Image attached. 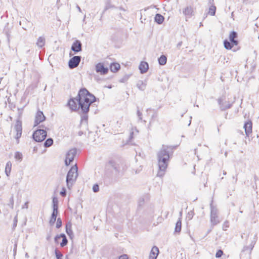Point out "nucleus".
<instances>
[{
  "mask_svg": "<svg viewBox=\"0 0 259 259\" xmlns=\"http://www.w3.org/2000/svg\"><path fill=\"white\" fill-rule=\"evenodd\" d=\"M47 137V132L44 129H38L35 131L33 135V140L37 142L43 141Z\"/></svg>",
  "mask_w": 259,
  "mask_h": 259,
  "instance_id": "nucleus-7",
  "label": "nucleus"
},
{
  "mask_svg": "<svg viewBox=\"0 0 259 259\" xmlns=\"http://www.w3.org/2000/svg\"><path fill=\"white\" fill-rule=\"evenodd\" d=\"M194 215V212L193 210H191L189 211L187 214V218L189 220H191L193 218V216Z\"/></svg>",
  "mask_w": 259,
  "mask_h": 259,
  "instance_id": "nucleus-36",
  "label": "nucleus"
},
{
  "mask_svg": "<svg viewBox=\"0 0 259 259\" xmlns=\"http://www.w3.org/2000/svg\"><path fill=\"white\" fill-rule=\"evenodd\" d=\"M60 237H62L61 238H62V242L60 243V246L61 247L66 246L68 243V240L66 235L63 233H61L60 234Z\"/></svg>",
  "mask_w": 259,
  "mask_h": 259,
  "instance_id": "nucleus-30",
  "label": "nucleus"
},
{
  "mask_svg": "<svg viewBox=\"0 0 259 259\" xmlns=\"http://www.w3.org/2000/svg\"><path fill=\"white\" fill-rule=\"evenodd\" d=\"M7 37L8 41H10V34H9L8 33H7Z\"/></svg>",
  "mask_w": 259,
  "mask_h": 259,
  "instance_id": "nucleus-54",
  "label": "nucleus"
},
{
  "mask_svg": "<svg viewBox=\"0 0 259 259\" xmlns=\"http://www.w3.org/2000/svg\"><path fill=\"white\" fill-rule=\"evenodd\" d=\"M116 8V7L113 6V5H112L110 3V0H107V2L106 4V5H105V8H104V11L110 9V8Z\"/></svg>",
  "mask_w": 259,
  "mask_h": 259,
  "instance_id": "nucleus-34",
  "label": "nucleus"
},
{
  "mask_svg": "<svg viewBox=\"0 0 259 259\" xmlns=\"http://www.w3.org/2000/svg\"><path fill=\"white\" fill-rule=\"evenodd\" d=\"M108 71V68L107 67H105L104 64L102 63H98L96 65V71L97 73H100L101 75L107 74Z\"/></svg>",
  "mask_w": 259,
  "mask_h": 259,
  "instance_id": "nucleus-13",
  "label": "nucleus"
},
{
  "mask_svg": "<svg viewBox=\"0 0 259 259\" xmlns=\"http://www.w3.org/2000/svg\"><path fill=\"white\" fill-rule=\"evenodd\" d=\"M51 237H52V235H51V232L48 233L47 237H46L47 240L48 241H50L51 239Z\"/></svg>",
  "mask_w": 259,
  "mask_h": 259,
  "instance_id": "nucleus-45",
  "label": "nucleus"
},
{
  "mask_svg": "<svg viewBox=\"0 0 259 259\" xmlns=\"http://www.w3.org/2000/svg\"><path fill=\"white\" fill-rule=\"evenodd\" d=\"M159 252V251L158 248L156 246H154L152 248L150 252L149 259H156Z\"/></svg>",
  "mask_w": 259,
  "mask_h": 259,
  "instance_id": "nucleus-17",
  "label": "nucleus"
},
{
  "mask_svg": "<svg viewBox=\"0 0 259 259\" xmlns=\"http://www.w3.org/2000/svg\"><path fill=\"white\" fill-rule=\"evenodd\" d=\"M71 49L74 52V54H76L82 51V44L79 40H75L71 46Z\"/></svg>",
  "mask_w": 259,
  "mask_h": 259,
  "instance_id": "nucleus-15",
  "label": "nucleus"
},
{
  "mask_svg": "<svg viewBox=\"0 0 259 259\" xmlns=\"http://www.w3.org/2000/svg\"><path fill=\"white\" fill-rule=\"evenodd\" d=\"M139 68L141 73L144 74L148 71L149 65L146 62L142 61L139 66Z\"/></svg>",
  "mask_w": 259,
  "mask_h": 259,
  "instance_id": "nucleus-18",
  "label": "nucleus"
},
{
  "mask_svg": "<svg viewBox=\"0 0 259 259\" xmlns=\"http://www.w3.org/2000/svg\"><path fill=\"white\" fill-rule=\"evenodd\" d=\"M66 259H68V257L67 255L66 256Z\"/></svg>",
  "mask_w": 259,
  "mask_h": 259,
  "instance_id": "nucleus-62",
  "label": "nucleus"
},
{
  "mask_svg": "<svg viewBox=\"0 0 259 259\" xmlns=\"http://www.w3.org/2000/svg\"><path fill=\"white\" fill-rule=\"evenodd\" d=\"M190 124H191V120L190 121V122H189V123L188 125H190Z\"/></svg>",
  "mask_w": 259,
  "mask_h": 259,
  "instance_id": "nucleus-63",
  "label": "nucleus"
},
{
  "mask_svg": "<svg viewBox=\"0 0 259 259\" xmlns=\"http://www.w3.org/2000/svg\"><path fill=\"white\" fill-rule=\"evenodd\" d=\"M66 232L70 237L73 235V233L71 230V223L68 222L66 224Z\"/></svg>",
  "mask_w": 259,
  "mask_h": 259,
  "instance_id": "nucleus-26",
  "label": "nucleus"
},
{
  "mask_svg": "<svg viewBox=\"0 0 259 259\" xmlns=\"http://www.w3.org/2000/svg\"><path fill=\"white\" fill-rule=\"evenodd\" d=\"M164 17L160 14H156L154 17L155 21L158 24H161L164 21Z\"/></svg>",
  "mask_w": 259,
  "mask_h": 259,
  "instance_id": "nucleus-23",
  "label": "nucleus"
},
{
  "mask_svg": "<svg viewBox=\"0 0 259 259\" xmlns=\"http://www.w3.org/2000/svg\"><path fill=\"white\" fill-rule=\"evenodd\" d=\"M15 158L17 160L21 161L23 158L22 154L20 152H16L15 154Z\"/></svg>",
  "mask_w": 259,
  "mask_h": 259,
  "instance_id": "nucleus-33",
  "label": "nucleus"
},
{
  "mask_svg": "<svg viewBox=\"0 0 259 259\" xmlns=\"http://www.w3.org/2000/svg\"><path fill=\"white\" fill-rule=\"evenodd\" d=\"M182 44V42L180 41L177 44V47L180 48Z\"/></svg>",
  "mask_w": 259,
  "mask_h": 259,
  "instance_id": "nucleus-51",
  "label": "nucleus"
},
{
  "mask_svg": "<svg viewBox=\"0 0 259 259\" xmlns=\"http://www.w3.org/2000/svg\"><path fill=\"white\" fill-rule=\"evenodd\" d=\"M223 254V251L220 249L219 250H218V251L217 252L216 254H215V257H220L222 256V255Z\"/></svg>",
  "mask_w": 259,
  "mask_h": 259,
  "instance_id": "nucleus-40",
  "label": "nucleus"
},
{
  "mask_svg": "<svg viewBox=\"0 0 259 259\" xmlns=\"http://www.w3.org/2000/svg\"><path fill=\"white\" fill-rule=\"evenodd\" d=\"M134 132L132 131L130 133V135L129 136V141H131L133 138Z\"/></svg>",
  "mask_w": 259,
  "mask_h": 259,
  "instance_id": "nucleus-46",
  "label": "nucleus"
},
{
  "mask_svg": "<svg viewBox=\"0 0 259 259\" xmlns=\"http://www.w3.org/2000/svg\"><path fill=\"white\" fill-rule=\"evenodd\" d=\"M146 83L142 80H139L137 83V88L141 91H144L146 89Z\"/></svg>",
  "mask_w": 259,
  "mask_h": 259,
  "instance_id": "nucleus-29",
  "label": "nucleus"
},
{
  "mask_svg": "<svg viewBox=\"0 0 259 259\" xmlns=\"http://www.w3.org/2000/svg\"><path fill=\"white\" fill-rule=\"evenodd\" d=\"M45 119L46 117L43 112L39 110L38 111L35 115L34 126H35L38 125L40 122L45 121Z\"/></svg>",
  "mask_w": 259,
  "mask_h": 259,
  "instance_id": "nucleus-14",
  "label": "nucleus"
},
{
  "mask_svg": "<svg viewBox=\"0 0 259 259\" xmlns=\"http://www.w3.org/2000/svg\"><path fill=\"white\" fill-rule=\"evenodd\" d=\"M99 99L90 93L85 88L79 90L76 98H71L67 105L71 111L80 110L81 113H86L90 110V107Z\"/></svg>",
  "mask_w": 259,
  "mask_h": 259,
  "instance_id": "nucleus-1",
  "label": "nucleus"
},
{
  "mask_svg": "<svg viewBox=\"0 0 259 259\" xmlns=\"http://www.w3.org/2000/svg\"><path fill=\"white\" fill-rule=\"evenodd\" d=\"M158 63L160 65H164L166 64L167 62V58L164 55H161L159 58L158 59Z\"/></svg>",
  "mask_w": 259,
  "mask_h": 259,
  "instance_id": "nucleus-28",
  "label": "nucleus"
},
{
  "mask_svg": "<svg viewBox=\"0 0 259 259\" xmlns=\"http://www.w3.org/2000/svg\"><path fill=\"white\" fill-rule=\"evenodd\" d=\"M81 57L80 56H75L71 58L68 62V67L70 69L77 67L80 62Z\"/></svg>",
  "mask_w": 259,
  "mask_h": 259,
  "instance_id": "nucleus-10",
  "label": "nucleus"
},
{
  "mask_svg": "<svg viewBox=\"0 0 259 259\" xmlns=\"http://www.w3.org/2000/svg\"><path fill=\"white\" fill-rule=\"evenodd\" d=\"M76 154V149L75 148L70 150L66 154L65 160V165L68 166L74 160V157Z\"/></svg>",
  "mask_w": 259,
  "mask_h": 259,
  "instance_id": "nucleus-8",
  "label": "nucleus"
},
{
  "mask_svg": "<svg viewBox=\"0 0 259 259\" xmlns=\"http://www.w3.org/2000/svg\"><path fill=\"white\" fill-rule=\"evenodd\" d=\"M116 8H118L120 10H121V11H126V9H125L124 8H123L122 7H118V8H117L116 7Z\"/></svg>",
  "mask_w": 259,
  "mask_h": 259,
  "instance_id": "nucleus-50",
  "label": "nucleus"
},
{
  "mask_svg": "<svg viewBox=\"0 0 259 259\" xmlns=\"http://www.w3.org/2000/svg\"><path fill=\"white\" fill-rule=\"evenodd\" d=\"M12 168V163L10 161H9L6 163V167H5V173L6 175L9 177L10 175Z\"/></svg>",
  "mask_w": 259,
  "mask_h": 259,
  "instance_id": "nucleus-25",
  "label": "nucleus"
},
{
  "mask_svg": "<svg viewBox=\"0 0 259 259\" xmlns=\"http://www.w3.org/2000/svg\"><path fill=\"white\" fill-rule=\"evenodd\" d=\"M183 14L188 18H190L194 15L193 8L191 6H187L183 10Z\"/></svg>",
  "mask_w": 259,
  "mask_h": 259,
  "instance_id": "nucleus-19",
  "label": "nucleus"
},
{
  "mask_svg": "<svg viewBox=\"0 0 259 259\" xmlns=\"http://www.w3.org/2000/svg\"><path fill=\"white\" fill-rule=\"evenodd\" d=\"M108 166H109L111 169H114L116 174H118L119 172V167L114 161H110Z\"/></svg>",
  "mask_w": 259,
  "mask_h": 259,
  "instance_id": "nucleus-21",
  "label": "nucleus"
},
{
  "mask_svg": "<svg viewBox=\"0 0 259 259\" xmlns=\"http://www.w3.org/2000/svg\"><path fill=\"white\" fill-rule=\"evenodd\" d=\"M174 147L167 145H162L161 149L157 153L158 160V171L157 176L162 177L167 167L169 158L172 154Z\"/></svg>",
  "mask_w": 259,
  "mask_h": 259,
  "instance_id": "nucleus-2",
  "label": "nucleus"
},
{
  "mask_svg": "<svg viewBox=\"0 0 259 259\" xmlns=\"http://www.w3.org/2000/svg\"><path fill=\"white\" fill-rule=\"evenodd\" d=\"M226 174H227V173H226V172L225 171H223V175H226Z\"/></svg>",
  "mask_w": 259,
  "mask_h": 259,
  "instance_id": "nucleus-60",
  "label": "nucleus"
},
{
  "mask_svg": "<svg viewBox=\"0 0 259 259\" xmlns=\"http://www.w3.org/2000/svg\"><path fill=\"white\" fill-rule=\"evenodd\" d=\"M120 68V65L118 63H113L110 65V70L113 72H117Z\"/></svg>",
  "mask_w": 259,
  "mask_h": 259,
  "instance_id": "nucleus-27",
  "label": "nucleus"
},
{
  "mask_svg": "<svg viewBox=\"0 0 259 259\" xmlns=\"http://www.w3.org/2000/svg\"><path fill=\"white\" fill-rule=\"evenodd\" d=\"M213 200H211L210 206V222L212 227L220 223L219 217L218 215V211L217 207L213 205Z\"/></svg>",
  "mask_w": 259,
  "mask_h": 259,
  "instance_id": "nucleus-5",
  "label": "nucleus"
},
{
  "mask_svg": "<svg viewBox=\"0 0 259 259\" xmlns=\"http://www.w3.org/2000/svg\"><path fill=\"white\" fill-rule=\"evenodd\" d=\"M10 201L12 202V205H13L14 199H13V196L11 198Z\"/></svg>",
  "mask_w": 259,
  "mask_h": 259,
  "instance_id": "nucleus-52",
  "label": "nucleus"
},
{
  "mask_svg": "<svg viewBox=\"0 0 259 259\" xmlns=\"http://www.w3.org/2000/svg\"><path fill=\"white\" fill-rule=\"evenodd\" d=\"M52 201L53 210L49 222L51 225H53L55 224L58 213V200L57 198L55 197H53Z\"/></svg>",
  "mask_w": 259,
  "mask_h": 259,
  "instance_id": "nucleus-6",
  "label": "nucleus"
},
{
  "mask_svg": "<svg viewBox=\"0 0 259 259\" xmlns=\"http://www.w3.org/2000/svg\"><path fill=\"white\" fill-rule=\"evenodd\" d=\"M233 179H235V182H236V181H237V178H236V177H233Z\"/></svg>",
  "mask_w": 259,
  "mask_h": 259,
  "instance_id": "nucleus-61",
  "label": "nucleus"
},
{
  "mask_svg": "<svg viewBox=\"0 0 259 259\" xmlns=\"http://www.w3.org/2000/svg\"><path fill=\"white\" fill-rule=\"evenodd\" d=\"M229 227V223L228 221H225L223 225V229L224 230H226L227 228Z\"/></svg>",
  "mask_w": 259,
  "mask_h": 259,
  "instance_id": "nucleus-38",
  "label": "nucleus"
},
{
  "mask_svg": "<svg viewBox=\"0 0 259 259\" xmlns=\"http://www.w3.org/2000/svg\"><path fill=\"white\" fill-rule=\"evenodd\" d=\"M119 259H128V257L127 254H124L119 256Z\"/></svg>",
  "mask_w": 259,
  "mask_h": 259,
  "instance_id": "nucleus-43",
  "label": "nucleus"
},
{
  "mask_svg": "<svg viewBox=\"0 0 259 259\" xmlns=\"http://www.w3.org/2000/svg\"><path fill=\"white\" fill-rule=\"evenodd\" d=\"M237 37V33L234 31H231L229 36V41L227 39L224 41L225 48L227 50H231L233 46H237L239 42L238 40L236 39Z\"/></svg>",
  "mask_w": 259,
  "mask_h": 259,
  "instance_id": "nucleus-4",
  "label": "nucleus"
},
{
  "mask_svg": "<svg viewBox=\"0 0 259 259\" xmlns=\"http://www.w3.org/2000/svg\"><path fill=\"white\" fill-rule=\"evenodd\" d=\"M79 114H82L81 116V122H87L88 119V113L89 112H87L86 113H81L80 110L78 111Z\"/></svg>",
  "mask_w": 259,
  "mask_h": 259,
  "instance_id": "nucleus-31",
  "label": "nucleus"
},
{
  "mask_svg": "<svg viewBox=\"0 0 259 259\" xmlns=\"http://www.w3.org/2000/svg\"><path fill=\"white\" fill-rule=\"evenodd\" d=\"M25 257H29L28 254L27 253H26Z\"/></svg>",
  "mask_w": 259,
  "mask_h": 259,
  "instance_id": "nucleus-58",
  "label": "nucleus"
},
{
  "mask_svg": "<svg viewBox=\"0 0 259 259\" xmlns=\"http://www.w3.org/2000/svg\"><path fill=\"white\" fill-rule=\"evenodd\" d=\"M249 237L251 240L250 243L249 244V245L248 246H245L243 247L242 250L243 252L248 251V252L250 253L251 250H252L253 248L254 247V246L255 243H256V241L257 240V237H256V235H254L253 236H252V235H251L250 236L248 235V238H249Z\"/></svg>",
  "mask_w": 259,
  "mask_h": 259,
  "instance_id": "nucleus-9",
  "label": "nucleus"
},
{
  "mask_svg": "<svg viewBox=\"0 0 259 259\" xmlns=\"http://www.w3.org/2000/svg\"><path fill=\"white\" fill-rule=\"evenodd\" d=\"M28 208V202L25 203L24 205L22 206V208Z\"/></svg>",
  "mask_w": 259,
  "mask_h": 259,
  "instance_id": "nucleus-49",
  "label": "nucleus"
},
{
  "mask_svg": "<svg viewBox=\"0 0 259 259\" xmlns=\"http://www.w3.org/2000/svg\"><path fill=\"white\" fill-rule=\"evenodd\" d=\"M243 127L246 136H249V134L252 132V122L250 120L246 121L244 123Z\"/></svg>",
  "mask_w": 259,
  "mask_h": 259,
  "instance_id": "nucleus-16",
  "label": "nucleus"
},
{
  "mask_svg": "<svg viewBox=\"0 0 259 259\" xmlns=\"http://www.w3.org/2000/svg\"><path fill=\"white\" fill-rule=\"evenodd\" d=\"M137 116L139 120H142V113L139 111V109L137 110Z\"/></svg>",
  "mask_w": 259,
  "mask_h": 259,
  "instance_id": "nucleus-41",
  "label": "nucleus"
},
{
  "mask_svg": "<svg viewBox=\"0 0 259 259\" xmlns=\"http://www.w3.org/2000/svg\"><path fill=\"white\" fill-rule=\"evenodd\" d=\"M76 8H77L79 12H81V9L78 5L76 6Z\"/></svg>",
  "mask_w": 259,
  "mask_h": 259,
  "instance_id": "nucleus-53",
  "label": "nucleus"
},
{
  "mask_svg": "<svg viewBox=\"0 0 259 259\" xmlns=\"http://www.w3.org/2000/svg\"><path fill=\"white\" fill-rule=\"evenodd\" d=\"M16 248H17V245H16V244H15V248H14V251L16 250Z\"/></svg>",
  "mask_w": 259,
  "mask_h": 259,
  "instance_id": "nucleus-57",
  "label": "nucleus"
},
{
  "mask_svg": "<svg viewBox=\"0 0 259 259\" xmlns=\"http://www.w3.org/2000/svg\"><path fill=\"white\" fill-rule=\"evenodd\" d=\"M182 229V220L181 218H180L176 224L175 228V233L179 234L181 231Z\"/></svg>",
  "mask_w": 259,
  "mask_h": 259,
  "instance_id": "nucleus-20",
  "label": "nucleus"
},
{
  "mask_svg": "<svg viewBox=\"0 0 259 259\" xmlns=\"http://www.w3.org/2000/svg\"><path fill=\"white\" fill-rule=\"evenodd\" d=\"M213 2V0H209V3L211 4L209 9L208 14L211 16H214L216 12V7L212 3Z\"/></svg>",
  "mask_w": 259,
  "mask_h": 259,
  "instance_id": "nucleus-22",
  "label": "nucleus"
},
{
  "mask_svg": "<svg viewBox=\"0 0 259 259\" xmlns=\"http://www.w3.org/2000/svg\"><path fill=\"white\" fill-rule=\"evenodd\" d=\"M55 253L57 259H62L63 254L58 249H55Z\"/></svg>",
  "mask_w": 259,
  "mask_h": 259,
  "instance_id": "nucleus-35",
  "label": "nucleus"
},
{
  "mask_svg": "<svg viewBox=\"0 0 259 259\" xmlns=\"http://www.w3.org/2000/svg\"><path fill=\"white\" fill-rule=\"evenodd\" d=\"M93 190L94 192H98L99 191V185L97 184L94 185L93 187Z\"/></svg>",
  "mask_w": 259,
  "mask_h": 259,
  "instance_id": "nucleus-39",
  "label": "nucleus"
},
{
  "mask_svg": "<svg viewBox=\"0 0 259 259\" xmlns=\"http://www.w3.org/2000/svg\"><path fill=\"white\" fill-rule=\"evenodd\" d=\"M45 42H46L45 38L42 36H40L37 39V40L36 42V45L39 48H41L45 46Z\"/></svg>",
  "mask_w": 259,
  "mask_h": 259,
  "instance_id": "nucleus-24",
  "label": "nucleus"
},
{
  "mask_svg": "<svg viewBox=\"0 0 259 259\" xmlns=\"http://www.w3.org/2000/svg\"><path fill=\"white\" fill-rule=\"evenodd\" d=\"M82 134H83V133H82V132H79L78 133V135H79V136H81V135H82Z\"/></svg>",
  "mask_w": 259,
  "mask_h": 259,
  "instance_id": "nucleus-55",
  "label": "nucleus"
},
{
  "mask_svg": "<svg viewBox=\"0 0 259 259\" xmlns=\"http://www.w3.org/2000/svg\"><path fill=\"white\" fill-rule=\"evenodd\" d=\"M66 192H65V191H61V192H60V195H61L62 196H63V197L65 196H66Z\"/></svg>",
  "mask_w": 259,
  "mask_h": 259,
  "instance_id": "nucleus-48",
  "label": "nucleus"
},
{
  "mask_svg": "<svg viewBox=\"0 0 259 259\" xmlns=\"http://www.w3.org/2000/svg\"><path fill=\"white\" fill-rule=\"evenodd\" d=\"M120 81L121 82H124V79H121V80H120Z\"/></svg>",
  "mask_w": 259,
  "mask_h": 259,
  "instance_id": "nucleus-59",
  "label": "nucleus"
},
{
  "mask_svg": "<svg viewBox=\"0 0 259 259\" xmlns=\"http://www.w3.org/2000/svg\"><path fill=\"white\" fill-rule=\"evenodd\" d=\"M77 176V166L76 164H75L71 167L67 174L66 181L67 187L69 189L72 186Z\"/></svg>",
  "mask_w": 259,
  "mask_h": 259,
  "instance_id": "nucleus-3",
  "label": "nucleus"
},
{
  "mask_svg": "<svg viewBox=\"0 0 259 259\" xmlns=\"http://www.w3.org/2000/svg\"><path fill=\"white\" fill-rule=\"evenodd\" d=\"M15 130L16 132V135L15 138L19 142V139L21 137L22 132V122L20 120H17L15 125Z\"/></svg>",
  "mask_w": 259,
  "mask_h": 259,
  "instance_id": "nucleus-12",
  "label": "nucleus"
},
{
  "mask_svg": "<svg viewBox=\"0 0 259 259\" xmlns=\"http://www.w3.org/2000/svg\"><path fill=\"white\" fill-rule=\"evenodd\" d=\"M218 103L220 105V109L222 111H225L232 107L233 103L224 101L223 98H219L218 100Z\"/></svg>",
  "mask_w": 259,
  "mask_h": 259,
  "instance_id": "nucleus-11",
  "label": "nucleus"
},
{
  "mask_svg": "<svg viewBox=\"0 0 259 259\" xmlns=\"http://www.w3.org/2000/svg\"><path fill=\"white\" fill-rule=\"evenodd\" d=\"M240 213H242V211L240 210Z\"/></svg>",
  "mask_w": 259,
  "mask_h": 259,
  "instance_id": "nucleus-64",
  "label": "nucleus"
},
{
  "mask_svg": "<svg viewBox=\"0 0 259 259\" xmlns=\"http://www.w3.org/2000/svg\"><path fill=\"white\" fill-rule=\"evenodd\" d=\"M62 222L61 219L60 218H58L56 223V228L57 229L60 228L62 226Z\"/></svg>",
  "mask_w": 259,
  "mask_h": 259,
  "instance_id": "nucleus-37",
  "label": "nucleus"
},
{
  "mask_svg": "<svg viewBox=\"0 0 259 259\" xmlns=\"http://www.w3.org/2000/svg\"><path fill=\"white\" fill-rule=\"evenodd\" d=\"M18 110L19 111L18 113H19V116H20L22 114L23 108H22V109L18 108Z\"/></svg>",
  "mask_w": 259,
  "mask_h": 259,
  "instance_id": "nucleus-47",
  "label": "nucleus"
},
{
  "mask_svg": "<svg viewBox=\"0 0 259 259\" xmlns=\"http://www.w3.org/2000/svg\"><path fill=\"white\" fill-rule=\"evenodd\" d=\"M107 88H108V89H111V88H112V85H109L107 87Z\"/></svg>",
  "mask_w": 259,
  "mask_h": 259,
  "instance_id": "nucleus-56",
  "label": "nucleus"
},
{
  "mask_svg": "<svg viewBox=\"0 0 259 259\" xmlns=\"http://www.w3.org/2000/svg\"><path fill=\"white\" fill-rule=\"evenodd\" d=\"M62 237H60V235H57L55 238L54 240L56 243H58V240L60 239Z\"/></svg>",
  "mask_w": 259,
  "mask_h": 259,
  "instance_id": "nucleus-44",
  "label": "nucleus"
},
{
  "mask_svg": "<svg viewBox=\"0 0 259 259\" xmlns=\"http://www.w3.org/2000/svg\"><path fill=\"white\" fill-rule=\"evenodd\" d=\"M17 215L15 216L13 220V228L16 227L17 223Z\"/></svg>",
  "mask_w": 259,
  "mask_h": 259,
  "instance_id": "nucleus-42",
  "label": "nucleus"
},
{
  "mask_svg": "<svg viewBox=\"0 0 259 259\" xmlns=\"http://www.w3.org/2000/svg\"><path fill=\"white\" fill-rule=\"evenodd\" d=\"M53 144V140L52 138H48L44 143V147H49Z\"/></svg>",
  "mask_w": 259,
  "mask_h": 259,
  "instance_id": "nucleus-32",
  "label": "nucleus"
}]
</instances>
